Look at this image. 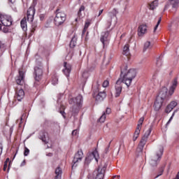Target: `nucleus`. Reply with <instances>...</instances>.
<instances>
[{
	"label": "nucleus",
	"mask_w": 179,
	"mask_h": 179,
	"mask_svg": "<svg viewBox=\"0 0 179 179\" xmlns=\"http://www.w3.org/2000/svg\"><path fill=\"white\" fill-rule=\"evenodd\" d=\"M136 76V71L134 69H131L126 71H121L120 77L116 81L115 85V97H120L121 92H122V85H126L127 87H129L131 83H132V80L135 79Z\"/></svg>",
	"instance_id": "f257e3e1"
},
{
	"label": "nucleus",
	"mask_w": 179,
	"mask_h": 179,
	"mask_svg": "<svg viewBox=\"0 0 179 179\" xmlns=\"http://www.w3.org/2000/svg\"><path fill=\"white\" fill-rule=\"evenodd\" d=\"M164 152V148L163 145H159L156 150L154 155H152L149 160V164L151 167H157L163 156V152Z\"/></svg>",
	"instance_id": "f03ea898"
},
{
	"label": "nucleus",
	"mask_w": 179,
	"mask_h": 179,
	"mask_svg": "<svg viewBox=\"0 0 179 179\" xmlns=\"http://www.w3.org/2000/svg\"><path fill=\"white\" fill-rule=\"evenodd\" d=\"M106 169H107V164L102 162L96 171L94 172V179H103L104 178V173H106Z\"/></svg>",
	"instance_id": "7ed1b4c3"
},
{
	"label": "nucleus",
	"mask_w": 179,
	"mask_h": 179,
	"mask_svg": "<svg viewBox=\"0 0 179 179\" xmlns=\"http://www.w3.org/2000/svg\"><path fill=\"white\" fill-rule=\"evenodd\" d=\"M69 103L70 104H75L72 111L74 114L78 113H79V107H80V104L83 103V97L82 95H78L75 99H71Z\"/></svg>",
	"instance_id": "20e7f679"
},
{
	"label": "nucleus",
	"mask_w": 179,
	"mask_h": 179,
	"mask_svg": "<svg viewBox=\"0 0 179 179\" xmlns=\"http://www.w3.org/2000/svg\"><path fill=\"white\" fill-rule=\"evenodd\" d=\"M66 20V15L64 11L59 10H56V16L54 19V22L56 26H61Z\"/></svg>",
	"instance_id": "39448f33"
},
{
	"label": "nucleus",
	"mask_w": 179,
	"mask_h": 179,
	"mask_svg": "<svg viewBox=\"0 0 179 179\" xmlns=\"http://www.w3.org/2000/svg\"><path fill=\"white\" fill-rule=\"evenodd\" d=\"M150 134H152V127H150L144 134L143 136L138 147V150L139 152H143V148H145V145H146V143L148 142V139L149 138V136H150Z\"/></svg>",
	"instance_id": "423d86ee"
},
{
	"label": "nucleus",
	"mask_w": 179,
	"mask_h": 179,
	"mask_svg": "<svg viewBox=\"0 0 179 179\" xmlns=\"http://www.w3.org/2000/svg\"><path fill=\"white\" fill-rule=\"evenodd\" d=\"M0 22L3 26H12V18L9 15H1Z\"/></svg>",
	"instance_id": "0eeeda50"
},
{
	"label": "nucleus",
	"mask_w": 179,
	"mask_h": 179,
	"mask_svg": "<svg viewBox=\"0 0 179 179\" xmlns=\"http://www.w3.org/2000/svg\"><path fill=\"white\" fill-rule=\"evenodd\" d=\"M99 152L96 150L94 151L85 158V164H90V162H92V160L94 159L96 160V162H99Z\"/></svg>",
	"instance_id": "6e6552de"
},
{
	"label": "nucleus",
	"mask_w": 179,
	"mask_h": 179,
	"mask_svg": "<svg viewBox=\"0 0 179 179\" xmlns=\"http://www.w3.org/2000/svg\"><path fill=\"white\" fill-rule=\"evenodd\" d=\"M16 83L21 86L24 85V71L22 69L19 70V75L15 78Z\"/></svg>",
	"instance_id": "1a4fd4ad"
},
{
	"label": "nucleus",
	"mask_w": 179,
	"mask_h": 179,
	"mask_svg": "<svg viewBox=\"0 0 179 179\" xmlns=\"http://www.w3.org/2000/svg\"><path fill=\"white\" fill-rule=\"evenodd\" d=\"M35 13L36 9L34 8V6L29 7L27 13L28 22H33V20H34Z\"/></svg>",
	"instance_id": "9d476101"
},
{
	"label": "nucleus",
	"mask_w": 179,
	"mask_h": 179,
	"mask_svg": "<svg viewBox=\"0 0 179 179\" xmlns=\"http://www.w3.org/2000/svg\"><path fill=\"white\" fill-rule=\"evenodd\" d=\"M82 159H83V152L78 151L74 156V158L73 159V166L72 167H76V163H78V162H82Z\"/></svg>",
	"instance_id": "9b49d317"
},
{
	"label": "nucleus",
	"mask_w": 179,
	"mask_h": 179,
	"mask_svg": "<svg viewBox=\"0 0 179 179\" xmlns=\"http://www.w3.org/2000/svg\"><path fill=\"white\" fill-rule=\"evenodd\" d=\"M169 92V90L167 89V87H163L159 92L158 96H157V98H158V100H164V99H166L167 97V93Z\"/></svg>",
	"instance_id": "f8f14e48"
},
{
	"label": "nucleus",
	"mask_w": 179,
	"mask_h": 179,
	"mask_svg": "<svg viewBox=\"0 0 179 179\" xmlns=\"http://www.w3.org/2000/svg\"><path fill=\"white\" fill-rule=\"evenodd\" d=\"M108 31L102 32L101 35V42L102 43L103 47H106L108 44Z\"/></svg>",
	"instance_id": "ddd939ff"
},
{
	"label": "nucleus",
	"mask_w": 179,
	"mask_h": 179,
	"mask_svg": "<svg viewBox=\"0 0 179 179\" xmlns=\"http://www.w3.org/2000/svg\"><path fill=\"white\" fill-rule=\"evenodd\" d=\"M34 74L36 80H40L41 79V76H43V69H41V66L35 67L34 69Z\"/></svg>",
	"instance_id": "4468645a"
},
{
	"label": "nucleus",
	"mask_w": 179,
	"mask_h": 179,
	"mask_svg": "<svg viewBox=\"0 0 179 179\" xmlns=\"http://www.w3.org/2000/svg\"><path fill=\"white\" fill-rule=\"evenodd\" d=\"M117 15V10H115V9H114L113 10V12L108 13V29H110V27H111V19H113V17H115V15Z\"/></svg>",
	"instance_id": "2eb2a0df"
},
{
	"label": "nucleus",
	"mask_w": 179,
	"mask_h": 179,
	"mask_svg": "<svg viewBox=\"0 0 179 179\" xmlns=\"http://www.w3.org/2000/svg\"><path fill=\"white\" fill-rule=\"evenodd\" d=\"M178 85V81L177 80V78H175L173 80L172 85L171 86V87L169 89V93L170 96H173Z\"/></svg>",
	"instance_id": "dca6fc26"
},
{
	"label": "nucleus",
	"mask_w": 179,
	"mask_h": 179,
	"mask_svg": "<svg viewBox=\"0 0 179 179\" xmlns=\"http://www.w3.org/2000/svg\"><path fill=\"white\" fill-rule=\"evenodd\" d=\"M148 32V27L145 24H142L138 27V36L142 37V36L146 34Z\"/></svg>",
	"instance_id": "f3484780"
},
{
	"label": "nucleus",
	"mask_w": 179,
	"mask_h": 179,
	"mask_svg": "<svg viewBox=\"0 0 179 179\" xmlns=\"http://www.w3.org/2000/svg\"><path fill=\"white\" fill-rule=\"evenodd\" d=\"M163 101H164L163 99H159V98L157 97L156 101L154 103V108L155 111H159V110L162 108Z\"/></svg>",
	"instance_id": "a211bd4d"
},
{
	"label": "nucleus",
	"mask_w": 179,
	"mask_h": 179,
	"mask_svg": "<svg viewBox=\"0 0 179 179\" xmlns=\"http://www.w3.org/2000/svg\"><path fill=\"white\" fill-rule=\"evenodd\" d=\"M15 97L18 100V101H22V99L24 98V91L23 90V89L17 90Z\"/></svg>",
	"instance_id": "6ab92c4d"
},
{
	"label": "nucleus",
	"mask_w": 179,
	"mask_h": 179,
	"mask_svg": "<svg viewBox=\"0 0 179 179\" xmlns=\"http://www.w3.org/2000/svg\"><path fill=\"white\" fill-rule=\"evenodd\" d=\"M177 101H173L166 106V108L165 110L166 113H171V110H173L174 108L177 107Z\"/></svg>",
	"instance_id": "aec40b11"
},
{
	"label": "nucleus",
	"mask_w": 179,
	"mask_h": 179,
	"mask_svg": "<svg viewBox=\"0 0 179 179\" xmlns=\"http://www.w3.org/2000/svg\"><path fill=\"white\" fill-rule=\"evenodd\" d=\"M39 138L45 143H48V134L44 131L40 133Z\"/></svg>",
	"instance_id": "412c9836"
},
{
	"label": "nucleus",
	"mask_w": 179,
	"mask_h": 179,
	"mask_svg": "<svg viewBox=\"0 0 179 179\" xmlns=\"http://www.w3.org/2000/svg\"><path fill=\"white\" fill-rule=\"evenodd\" d=\"M64 69H63V72L66 75V76L68 77L69 76V73H71V66H70V64H67L66 62H64Z\"/></svg>",
	"instance_id": "4be33fe9"
},
{
	"label": "nucleus",
	"mask_w": 179,
	"mask_h": 179,
	"mask_svg": "<svg viewBox=\"0 0 179 179\" xmlns=\"http://www.w3.org/2000/svg\"><path fill=\"white\" fill-rule=\"evenodd\" d=\"M106 92H101L97 94L96 100H97V101H103L104 99H106Z\"/></svg>",
	"instance_id": "5701e85b"
},
{
	"label": "nucleus",
	"mask_w": 179,
	"mask_h": 179,
	"mask_svg": "<svg viewBox=\"0 0 179 179\" xmlns=\"http://www.w3.org/2000/svg\"><path fill=\"white\" fill-rule=\"evenodd\" d=\"M20 24L22 30L26 31V30H27V21H26V18H23L21 20Z\"/></svg>",
	"instance_id": "b1692460"
},
{
	"label": "nucleus",
	"mask_w": 179,
	"mask_h": 179,
	"mask_svg": "<svg viewBox=\"0 0 179 179\" xmlns=\"http://www.w3.org/2000/svg\"><path fill=\"white\" fill-rule=\"evenodd\" d=\"M131 53L129 52V45L127 44L123 48V55L128 57Z\"/></svg>",
	"instance_id": "393cba45"
},
{
	"label": "nucleus",
	"mask_w": 179,
	"mask_h": 179,
	"mask_svg": "<svg viewBox=\"0 0 179 179\" xmlns=\"http://www.w3.org/2000/svg\"><path fill=\"white\" fill-rule=\"evenodd\" d=\"M55 174L56 176L55 179H61V176L62 175V170L61 169V168L58 167L57 169H56Z\"/></svg>",
	"instance_id": "a878e982"
},
{
	"label": "nucleus",
	"mask_w": 179,
	"mask_h": 179,
	"mask_svg": "<svg viewBox=\"0 0 179 179\" xmlns=\"http://www.w3.org/2000/svg\"><path fill=\"white\" fill-rule=\"evenodd\" d=\"M152 43L150 41H148L144 43V47H143V51H146L148 50H150L152 48Z\"/></svg>",
	"instance_id": "bb28decb"
},
{
	"label": "nucleus",
	"mask_w": 179,
	"mask_h": 179,
	"mask_svg": "<svg viewBox=\"0 0 179 179\" xmlns=\"http://www.w3.org/2000/svg\"><path fill=\"white\" fill-rule=\"evenodd\" d=\"M158 5H159V2L157 0H155L150 4V9H151V10H153L156 9V8H157Z\"/></svg>",
	"instance_id": "cd10ccee"
},
{
	"label": "nucleus",
	"mask_w": 179,
	"mask_h": 179,
	"mask_svg": "<svg viewBox=\"0 0 179 179\" xmlns=\"http://www.w3.org/2000/svg\"><path fill=\"white\" fill-rule=\"evenodd\" d=\"M172 5V8L176 9L179 6V0H169Z\"/></svg>",
	"instance_id": "c85d7f7f"
},
{
	"label": "nucleus",
	"mask_w": 179,
	"mask_h": 179,
	"mask_svg": "<svg viewBox=\"0 0 179 179\" xmlns=\"http://www.w3.org/2000/svg\"><path fill=\"white\" fill-rule=\"evenodd\" d=\"M140 134H141V129H136V131H135L134 136H133L134 141H136V139H138Z\"/></svg>",
	"instance_id": "c756f323"
},
{
	"label": "nucleus",
	"mask_w": 179,
	"mask_h": 179,
	"mask_svg": "<svg viewBox=\"0 0 179 179\" xmlns=\"http://www.w3.org/2000/svg\"><path fill=\"white\" fill-rule=\"evenodd\" d=\"M76 41H78V38L76 36L73 37L70 42L71 48H73L76 45Z\"/></svg>",
	"instance_id": "7c9ffc66"
},
{
	"label": "nucleus",
	"mask_w": 179,
	"mask_h": 179,
	"mask_svg": "<svg viewBox=\"0 0 179 179\" xmlns=\"http://www.w3.org/2000/svg\"><path fill=\"white\" fill-rule=\"evenodd\" d=\"M143 121H145V117H142L139 119L136 129H142V124H143Z\"/></svg>",
	"instance_id": "2f4dec72"
},
{
	"label": "nucleus",
	"mask_w": 179,
	"mask_h": 179,
	"mask_svg": "<svg viewBox=\"0 0 179 179\" xmlns=\"http://www.w3.org/2000/svg\"><path fill=\"white\" fill-rule=\"evenodd\" d=\"M163 65V58L159 57L157 59V66H162Z\"/></svg>",
	"instance_id": "473e14b6"
},
{
	"label": "nucleus",
	"mask_w": 179,
	"mask_h": 179,
	"mask_svg": "<svg viewBox=\"0 0 179 179\" xmlns=\"http://www.w3.org/2000/svg\"><path fill=\"white\" fill-rule=\"evenodd\" d=\"M89 26H90V22H85L84 29L83 31V34H85V33H86V30H87Z\"/></svg>",
	"instance_id": "72a5a7b5"
},
{
	"label": "nucleus",
	"mask_w": 179,
	"mask_h": 179,
	"mask_svg": "<svg viewBox=\"0 0 179 179\" xmlns=\"http://www.w3.org/2000/svg\"><path fill=\"white\" fill-rule=\"evenodd\" d=\"M99 122H104L106 121V113H103L99 120Z\"/></svg>",
	"instance_id": "f704fd0d"
},
{
	"label": "nucleus",
	"mask_w": 179,
	"mask_h": 179,
	"mask_svg": "<svg viewBox=\"0 0 179 179\" xmlns=\"http://www.w3.org/2000/svg\"><path fill=\"white\" fill-rule=\"evenodd\" d=\"M161 22H162V17H159L158 21H157V23L156 26L154 28V33L156 31V30H157V27H159V24H160Z\"/></svg>",
	"instance_id": "c9c22d12"
},
{
	"label": "nucleus",
	"mask_w": 179,
	"mask_h": 179,
	"mask_svg": "<svg viewBox=\"0 0 179 179\" xmlns=\"http://www.w3.org/2000/svg\"><path fill=\"white\" fill-rule=\"evenodd\" d=\"M83 10H85V7L83 6H81L78 13V16H80L82 15V12H83Z\"/></svg>",
	"instance_id": "e433bc0d"
},
{
	"label": "nucleus",
	"mask_w": 179,
	"mask_h": 179,
	"mask_svg": "<svg viewBox=\"0 0 179 179\" xmlns=\"http://www.w3.org/2000/svg\"><path fill=\"white\" fill-rule=\"evenodd\" d=\"M108 85H110V82L108 80H106L103 81L102 86L103 87H108Z\"/></svg>",
	"instance_id": "4c0bfd02"
},
{
	"label": "nucleus",
	"mask_w": 179,
	"mask_h": 179,
	"mask_svg": "<svg viewBox=\"0 0 179 179\" xmlns=\"http://www.w3.org/2000/svg\"><path fill=\"white\" fill-rule=\"evenodd\" d=\"M29 153H30V150L29 148H25L24 152V156H29Z\"/></svg>",
	"instance_id": "58836bf2"
},
{
	"label": "nucleus",
	"mask_w": 179,
	"mask_h": 179,
	"mask_svg": "<svg viewBox=\"0 0 179 179\" xmlns=\"http://www.w3.org/2000/svg\"><path fill=\"white\" fill-rule=\"evenodd\" d=\"M52 84L55 86V85L58 84V78H55L52 80Z\"/></svg>",
	"instance_id": "ea45409f"
},
{
	"label": "nucleus",
	"mask_w": 179,
	"mask_h": 179,
	"mask_svg": "<svg viewBox=\"0 0 179 179\" xmlns=\"http://www.w3.org/2000/svg\"><path fill=\"white\" fill-rule=\"evenodd\" d=\"M103 113H105V115L106 114H107V115L111 114V108H107L106 110V112H103Z\"/></svg>",
	"instance_id": "a19ab883"
},
{
	"label": "nucleus",
	"mask_w": 179,
	"mask_h": 179,
	"mask_svg": "<svg viewBox=\"0 0 179 179\" xmlns=\"http://www.w3.org/2000/svg\"><path fill=\"white\" fill-rule=\"evenodd\" d=\"M2 54H3V51H2V42L0 41V57H2Z\"/></svg>",
	"instance_id": "79ce46f5"
},
{
	"label": "nucleus",
	"mask_w": 179,
	"mask_h": 179,
	"mask_svg": "<svg viewBox=\"0 0 179 179\" xmlns=\"http://www.w3.org/2000/svg\"><path fill=\"white\" fill-rule=\"evenodd\" d=\"M78 132L79 131H78V129L73 130V132H72V135L73 136H76L78 135Z\"/></svg>",
	"instance_id": "37998d69"
},
{
	"label": "nucleus",
	"mask_w": 179,
	"mask_h": 179,
	"mask_svg": "<svg viewBox=\"0 0 179 179\" xmlns=\"http://www.w3.org/2000/svg\"><path fill=\"white\" fill-rule=\"evenodd\" d=\"M23 166H26V159H24L20 164L21 167H23Z\"/></svg>",
	"instance_id": "c03bdc74"
},
{
	"label": "nucleus",
	"mask_w": 179,
	"mask_h": 179,
	"mask_svg": "<svg viewBox=\"0 0 179 179\" xmlns=\"http://www.w3.org/2000/svg\"><path fill=\"white\" fill-rule=\"evenodd\" d=\"M6 169H8V164H5V163H4L3 171H6Z\"/></svg>",
	"instance_id": "a18cd8bd"
},
{
	"label": "nucleus",
	"mask_w": 179,
	"mask_h": 179,
	"mask_svg": "<svg viewBox=\"0 0 179 179\" xmlns=\"http://www.w3.org/2000/svg\"><path fill=\"white\" fill-rule=\"evenodd\" d=\"M173 117H174V113H173V115L170 117L169 120L168 121V122H167L168 124H169V122H171V120H173Z\"/></svg>",
	"instance_id": "49530a36"
},
{
	"label": "nucleus",
	"mask_w": 179,
	"mask_h": 179,
	"mask_svg": "<svg viewBox=\"0 0 179 179\" xmlns=\"http://www.w3.org/2000/svg\"><path fill=\"white\" fill-rule=\"evenodd\" d=\"M170 6V4H166V5H165V7H164V10H166V9H169V7Z\"/></svg>",
	"instance_id": "de8ad7c7"
},
{
	"label": "nucleus",
	"mask_w": 179,
	"mask_h": 179,
	"mask_svg": "<svg viewBox=\"0 0 179 179\" xmlns=\"http://www.w3.org/2000/svg\"><path fill=\"white\" fill-rule=\"evenodd\" d=\"M60 114H62V115L64 117V118H65V112H64V111H62V110H61L60 111Z\"/></svg>",
	"instance_id": "09e8293b"
},
{
	"label": "nucleus",
	"mask_w": 179,
	"mask_h": 179,
	"mask_svg": "<svg viewBox=\"0 0 179 179\" xmlns=\"http://www.w3.org/2000/svg\"><path fill=\"white\" fill-rule=\"evenodd\" d=\"M9 2H10L11 3H15L16 2V0H8Z\"/></svg>",
	"instance_id": "8fccbe9b"
},
{
	"label": "nucleus",
	"mask_w": 179,
	"mask_h": 179,
	"mask_svg": "<svg viewBox=\"0 0 179 179\" xmlns=\"http://www.w3.org/2000/svg\"><path fill=\"white\" fill-rule=\"evenodd\" d=\"M8 163H9V158H7L6 159V162H4V164H8Z\"/></svg>",
	"instance_id": "3c124183"
},
{
	"label": "nucleus",
	"mask_w": 179,
	"mask_h": 179,
	"mask_svg": "<svg viewBox=\"0 0 179 179\" xmlns=\"http://www.w3.org/2000/svg\"><path fill=\"white\" fill-rule=\"evenodd\" d=\"M162 174H163V171H161L160 174H159L156 176V178H157L158 177H160V176H162Z\"/></svg>",
	"instance_id": "603ef678"
},
{
	"label": "nucleus",
	"mask_w": 179,
	"mask_h": 179,
	"mask_svg": "<svg viewBox=\"0 0 179 179\" xmlns=\"http://www.w3.org/2000/svg\"><path fill=\"white\" fill-rule=\"evenodd\" d=\"M103 10H99L98 16H100L101 15V13H103Z\"/></svg>",
	"instance_id": "864d4df0"
},
{
	"label": "nucleus",
	"mask_w": 179,
	"mask_h": 179,
	"mask_svg": "<svg viewBox=\"0 0 179 179\" xmlns=\"http://www.w3.org/2000/svg\"><path fill=\"white\" fill-rule=\"evenodd\" d=\"M111 142L109 143V145H108V148L106 149V152H108V149L110 148V144Z\"/></svg>",
	"instance_id": "5fc2aeb1"
},
{
	"label": "nucleus",
	"mask_w": 179,
	"mask_h": 179,
	"mask_svg": "<svg viewBox=\"0 0 179 179\" xmlns=\"http://www.w3.org/2000/svg\"><path fill=\"white\" fill-rule=\"evenodd\" d=\"M46 156H49L50 157H51V156H52V153H48L46 155Z\"/></svg>",
	"instance_id": "6e6d98bb"
},
{
	"label": "nucleus",
	"mask_w": 179,
	"mask_h": 179,
	"mask_svg": "<svg viewBox=\"0 0 179 179\" xmlns=\"http://www.w3.org/2000/svg\"><path fill=\"white\" fill-rule=\"evenodd\" d=\"M174 179H179V173L176 175V176Z\"/></svg>",
	"instance_id": "4d7b16f0"
},
{
	"label": "nucleus",
	"mask_w": 179,
	"mask_h": 179,
	"mask_svg": "<svg viewBox=\"0 0 179 179\" xmlns=\"http://www.w3.org/2000/svg\"><path fill=\"white\" fill-rule=\"evenodd\" d=\"M36 59L38 58L40 60H41V59L40 57H38V56H36Z\"/></svg>",
	"instance_id": "13d9d810"
},
{
	"label": "nucleus",
	"mask_w": 179,
	"mask_h": 179,
	"mask_svg": "<svg viewBox=\"0 0 179 179\" xmlns=\"http://www.w3.org/2000/svg\"><path fill=\"white\" fill-rule=\"evenodd\" d=\"M31 33H34V29H32V30H31Z\"/></svg>",
	"instance_id": "bf43d9fd"
},
{
	"label": "nucleus",
	"mask_w": 179,
	"mask_h": 179,
	"mask_svg": "<svg viewBox=\"0 0 179 179\" xmlns=\"http://www.w3.org/2000/svg\"><path fill=\"white\" fill-rule=\"evenodd\" d=\"M117 178H120V176H117Z\"/></svg>",
	"instance_id": "052dcab7"
},
{
	"label": "nucleus",
	"mask_w": 179,
	"mask_h": 179,
	"mask_svg": "<svg viewBox=\"0 0 179 179\" xmlns=\"http://www.w3.org/2000/svg\"><path fill=\"white\" fill-rule=\"evenodd\" d=\"M8 171H9V166H8Z\"/></svg>",
	"instance_id": "680f3d73"
},
{
	"label": "nucleus",
	"mask_w": 179,
	"mask_h": 179,
	"mask_svg": "<svg viewBox=\"0 0 179 179\" xmlns=\"http://www.w3.org/2000/svg\"><path fill=\"white\" fill-rule=\"evenodd\" d=\"M0 30H1V26H0Z\"/></svg>",
	"instance_id": "e2e57ef3"
}]
</instances>
